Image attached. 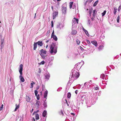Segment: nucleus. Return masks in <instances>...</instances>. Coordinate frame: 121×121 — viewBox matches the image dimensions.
Segmentation results:
<instances>
[{
  "label": "nucleus",
  "instance_id": "f257e3e1",
  "mask_svg": "<svg viewBox=\"0 0 121 121\" xmlns=\"http://www.w3.org/2000/svg\"><path fill=\"white\" fill-rule=\"evenodd\" d=\"M58 46L55 43H53L50 47V51L51 54L52 55H55L57 52Z\"/></svg>",
  "mask_w": 121,
  "mask_h": 121
},
{
  "label": "nucleus",
  "instance_id": "f03ea898",
  "mask_svg": "<svg viewBox=\"0 0 121 121\" xmlns=\"http://www.w3.org/2000/svg\"><path fill=\"white\" fill-rule=\"evenodd\" d=\"M78 71V70L76 68L72 69L71 71V78H73L75 79H77L79 76V74Z\"/></svg>",
  "mask_w": 121,
  "mask_h": 121
},
{
  "label": "nucleus",
  "instance_id": "7ed1b4c3",
  "mask_svg": "<svg viewBox=\"0 0 121 121\" xmlns=\"http://www.w3.org/2000/svg\"><path fill=\"white\" fill-rule=\"evenodd\" d=\"M23 67V65L22 64H21L19 65L18 69L20 74V75L19 76L20 80L21 82H23L25 81V80L24 78L22 76V74Z\"/></svg>",
  "mask_w": 121,
  "mask_h": 121
},
{
  "label": "nucleus",
  "instance_id": "20e7f679",
  "mask_svg": "<svg viewBox=\"0 0 121 121\" xmlns=\"http://www.w3.org/2000/svg\"><path fill=\"white\" fill-rule=\"evenodd\" d=\"M92 100H93L92 99H90L87 101V106H89V107H90L95 103V102H93V101H92Z\"/></svg>",
  "mask_w": 121,
  "mask_h": 121
},
{
  "label": "nucleus",
  "instance_id": "39448f33",
  "mask_svg": "<svg viewBox=\"0 0 121 121\" xmlns=\"http://www.w3.org/2000/svg\"><path fill=\"white\" fill-rule=\"evenodd\" d=\"M64 23H60L58 25H57V28L61 30L63 29L64 27Z\"/></svg>",
  "mask_w": 121,
  "mask_h": 121
},
{
  "label": "nucleus",
  "instance_id": "423d86ee",
  "mask_svg": "<svg viewBox=\"0 0 121 121\" xmlns=\"http://www.w3.org/2000/svg\"><path fill=\"white\" fill-rule=\"evenodd\" d=\"M86 96L85 95H83L81 96V100L80 101H82L81 102V103L82 104L83 103V102H85L86 103Z\"/></svg>",
  "mask_w": 121,
  "mask_h": 121
},
{
  "label": "nucleus",
  "instance_id": "0eeeda50",
  "mask_svg": "<svg viewBox=\"0 0 121 121\" xmlns=\"http://www.w3.org/2000/svg\"><path fill=\"white\" fill-rule=\"evenodd\" d=\"M45 78L47 81H48L50 76V74L48 73H47L45 74Z\"/></svg>",
  "mask_w": 121,
  "mask_h": 121
},
{
  "label": "nucleus",
  "instance_id": "6e6552de",
  "mask_svg": "<svg viewBox=\"0 0 121 121\" xmlns=\"http://www.w3.org/2000/svg\"><path fill=\"white\" fill-rule=\"evenodd\" d=\"M58 11L56 10L52 14L53 19H54L58 15Z\"/></svg>",
  "mask_w": 121,
  "mask_h": 121
},
{
  "label": "nucleus",
  "instance_id": "1a4fd4ad",
  "mask_svg": "<svg viewBox=\"0 0 121 121\" xmlns=\"http://www.w3.org/2000/svg\"><path fill=\"white\" fill-rule=\"evenodd\" d=\"M90 84H89L88 82H86L84 84V85L86 89H89L90 88Z\"/></svg>",
  "mask_w": 121,
  "mask_h": 121
},
{
  "label": "nucleus",
  "instance_id": "9d476101",
  "mask_svg": "<svg viewBox=\"0 0 121 121\" xmlns=\"http://www.w3.org/2000/svg\"><path fill=\"white\" fill-rule=\"evenodd\" d=\"M1 44L0 45V49L1 50L3 48V46L4 44V39H1Z\"/></svg>",
  "mask_w": 121,
  "mask_h": 121
},
{
  "label": "nucleus",
  "instance_id": "9b49d317",
  "mask_svg": "<svg viewBox=\"0 0 121 121\" xmlns=\"http://www.w3.org/2000/svg\"><path fill=\"white\" fill-rule=\"evenodd\" d=\"M40 54L43 59H46L47 57L46 54H44L42 53L41 54L40 53Z\"/></svg>",
  "mask_w": 121,
  "mask_h": 121
},
{
  "label": "nucleus",
  "instance_id": "f8f14e48",
  "mask_svg": "<svg viewBox=\"0 0 121 121\" xmlns=\"http://www.w3.org/2000/svg\"><path fill=\"white\" fill-rule=\"evenodd\" d=\"M62 12L63 14H65L66 13L67 8L64 6L62 7Z\"/></svg>",
  "mask_w": 121,
  "mask_h": 121
},
{
  "label": "nucleus",
  "instance_id": "ddd939ff",
  "mask_svg": "<svg viewBox=\"0 0 121 121\" xmlns=\"http://www.w3.org/2000/svg\"><path fill=\"white\" fill-rule=\"evenodd\" d=\"M36 103L35 104L36 105H37V108H39V106L40 105V101H38V100H36Z\"/></svg>",
  "mask_w": 121,
  "mask_h": 121
},
{
  "label": "nucleus",
  "instance_id": "4468645a",
  "mask_svg": "<svg viewBox=\"0 0 121 121\" xmlns=\"http://www.w3.org/2000/svg\"><path fill=\"white\" fill-rule=\"evenodd\" d=\"M48 94V91L46 90L45 91L43 94V96L44 98L46 99L47 98V96Z\"/></svg>",
  "mask_w": 121,
  "mask_h": 121
},
{
  "label": "nucleus",
  "instance_id": "2eb2a0df",
  "mask_svg": "<svg viewBox=\"0 0 121 121\" xmlns=\"http://www.w3.org/2000/svg\"><path fill=\"white\" fill-rule=\"evenodd\" d=\"M47 112L46 110H44L43 113V116L44 117H47Z\"/></svg>",
  "mask_w": 121,
  "mask_h": 121
},
{
  "label": "nucleus",
  "instance_id": "dca6fc26",
  "mask_svg": "<svg viewBox=\"0 0 121 121\" xmlns=\"http://www.w3.org/2000/svg\"><path fill=\"white\" fill-rule=\"evenodd\" d=\"M39 51L40 52V53L41 54L42 53V54H45L47 53V52L46 50H44L43 49H42L41 50H40Z\"/></svg>",
  "mask_w": 121,
  "mask_h": 121
},
{
  "label": "nucleus",
  "instance_id": "f3484780",
  "mask_svg": "<svg viewBox=\"0 0 121 121\" xmlns=\"http://www.w3.org/2000/svg\"><path fill=\"white\" fill-rule=\"evenodd\" d=\"M91 43L94 45L95 47L97 46V42L95 41H92L91 42Z\"/></svg>",
  "mask_w": 121,
  "mask_h": 121
},
{
  "label": "nucleus",
  "instance_id": "a211bd4d",
  "mask_svg": "<svg viewBox=\"0 0 121 121\" xmlns=\"http://www.w3.org/2000/svg\"><path fill=\"white\" fill-rule=\"evenodd\" d=\"M93 16L94 17H95V15L97 13V11H96V9L94 10L93 11Z\"/></svg>",
  "mask_w": 121,
  "mask_h": 121
},
{
  "label": "nucleus",
  "instance_id": "6ab92c4d",
  "mask_svg": "<svg viewBox=\"0 0 121 121\" xmlns=\"http://www.w3.org/2000/svg\"><path fill=\"white\" fill-rule=\"evenodd\" d=\"M36 43H37V44L39 46H42L43 45L42 41H38Z\"/></svg>",
  "mask_w": 121,
  "mask_h": 121
},
{
  "label": "nucleus",
  "instance_id": "aec40b11",
  "mask_svg": "<svg viewBox=\"0 0 121 121\" xmlns=\"http://www.w3.org/2000/svg\"><path fill=\"white\" fill-rule=\"evenodd\" d=\"M51 37L55 41H56L57 40V37L55 35L51 36Z\"/></svg>",
  "mask_w": 121,
  "mask_h": 121
},
{
  "label": "nucleus",
  "instance_id": "412c9836",
  "mask_svg": "<svg viewBox=\"0 0 121 121\" xmlns=\"http://www.w3.org/2000/svg\"><path fill=\"white\" fill-rule=\"evenodd\" d=\"M31 100L30 98L28 96H26V101L29 102H30V100Z\"/></svg>",
  "mask_w": 121,
  "mask_h": 121
},
{
  "label": "nucleus",
  "instance_id": "4be33fe9",
  "mask_svg": "<svg viewBox=\"0 0 121 121\" xmlns=\"http://www.w3.org/2000/svg\"><path fill=\"white\" fill-rule=\"evenodd\" d=\"M37 43H36L34 42V48L33 49L34 50H35L36 49L37 47Z\"/></svg>",
  "mask_w": 121,
  "mask_h": 121
},
{
  "label": "nucleus",
  "instance_id": "5701e85b",
  "mask_svg": "<svg viewBox=\"0 0 121 121\" xmlns=\"http://www.w3.org/2000/svg\"><path fill=\"white\" fill-rule=\"evenodd\" d=\"M77 33V31L76 30H72L71 34L72 35H75Z\"/></svg>",
  "mask_w": 121,
  "mask_h": 121
},
{
  "label": "nucleus",
  "instance_id": "b1692460",
  "mask_svg": "<svg viewBox=\"0 0 121 121\" xmlns=\"http://www.w3.org/2000/svg\"><path fill=\"white\" fill-rule=\"evenodd\" d=\"M35 118L36 120H38L39 119V115L38 114H36L35 115Z\"/></svg>",
  "mask_w": 121,
  "mask_h": 121
},
{
  "label": "nucleus",
  "instance_id": "393cba45",
  "mask_svg": "<svg viewBox=\"0 0 121 121\" xmlns=\"http://www.w3.org/2000/svg\"><path fill=\"white\" fill-rule=\"evenodd\" d=\"M104 46L103 45L100 46L98 48V49L99 50H101L103 49Z\"/></svg>",
  "mask_w": 121,
  "mask_h": 121
},
{
  "label": "nucleus",
  "instance_id": "a878e982",
  "mask_svg": "<svg viewBox=\"0 0 121 121\" xmlns=\"http://www.w3.org/2000/svg\"><path fill=\"white\" fill-rule=\"evenodd\" d=\"M54 59V57L53 56H51L50 57L49 59V62H51Z\"/></svg>",
  "mask_w": 121,
  "mask_h": 121
},
{
  "label": "nucleus",
  "instance_id": "bb28decb",
  "mask_svg": "<svg viewBox=\"0 0 121 121\" xmlns=\"http://www.w3.org/2000/svg\"><path fill=\"white\" fill-rule=\"evenodd\" d=\"M46 99L44 101V104H43V105L44 107V108H46L47 107V103L45 102V101H46Z\"/></svg>",
  "mask_w": 121,
  "mask_h": 121
},
{
  "label": "nucleus",
  "instance_id": "cd10ccee",
  "mask_svg": "<svg viewBox=\"0 0 121 121\" xmlns=\"http://www.w3.org/2000/svg\"><path fill=\"white\" fill-rule=\"evenodd\" d=\"M98 1H99L98 0L96 1L93 4V6L94 7L97 4Z\"/></svg>",
  "mask_w": 121,
  "mask_h": 121
},
{
  "label": "nucleus",
  "instance_id": "c85d7f7f",
  "mask_svg": "<svg viewBox=\"0 0 121 121\" xmlns=\"http://www.w3.org/2000/svg\"><path fill=\"white\" fill-rule=\"evenodd\" d=\"M85 48H86L87 50H89L90 49V46L89 45H87L85 46Z\"/></svg>",
  "mask_w": 121,
  "mask_h": 121
},
{
  "label": "nucleus",
  "instance_id": "c756f323",
  "mask_svg": "<svg viewBox=\"0 0 121 121\" xmlns=\"http://www.w3.org/2000/svg\"><path fill=\"white\" fill-rule=\"evenodd\" d=\"M52 63H51V62H48V67H50L52 65Z\"/></svg>",
  "mask_w": 121,
  "mask_h": 121
},
{
  "label": "nucleus",
  "instance_id": "7c9ffc66",
  "mask_svg": "<svg viewBox=\"0 0 121 121\" xmlns=\"http://www.w3.org/2000/svg\"><path fill=\"white\" fill-rule=\"evenodd\" d=\"M114 11L113 12L114 14L115 15H116V13L117 12V9L116 8H114Z\"/></svg>",
  "mask_w": 121,
  "mask_h": 121
},
{
  "label": "nucleus",
  "instance_id": "2f4dec72",
  "mask_svg": "<svg viewBox=\"0 0 121 121\" xmlns=\"http://www.w3.org/2000/svg\"><path fill=\"white\" fill-rule=\"evenodd\" d=\"M100 78L104 79L105 78V75L104 74H101Z\"/></svg>",
  "mask_w": 121,
  "mask_h": 121
},
{
  "label": "nucleus",
  "instance_id": "473e14b6",
  "mask_svg": "<svg viewBox=\"0 0 121 121\" xmlns=\"http://www.w3.org/2000/svg\"><path fill=\"white\" fill-rule=\"evenodd\" d=\"M71 94L70 92H68L67 94V97L68 98H70L71 96Z\"/></svg>",
  "mask_w": 121,
  "mask_h": 121
},
{
  "label": "nucleus",
  "instance_id": "72a5a7b5",
  "mask_svg": "<svg viewBox=\"0 0 121 121\" xmlns=\"http://www.w3.org/2000/svg\"><path fill=\"white\" fill-rule=\"evenodd\" d=\"M73 2H70V5H69V8L70 9H71L72 6V5H73Z\"/></svg>",
  "mask_w": 121,
  "mask_h": 121
},
{
  "label": "nucleus",
  "instance_id": "f704fd0d",
  "mask_svg": "<svg viewBox=\"0 0 121 121\" xmlns=\"http://www.w3.org/2000/svg\"><path fill=\"white\" fill-rule=\"evenodd\" d=\"M35 83L34 82H33L32 81V82L31 83V86L30 87V88H32L33 87V84H35Z\"/></svg>",
  "mask_w": 121,
  "mask_h": 121
},
{
  "label": "nucleus",
  "instance_id": "c9c22d12",
  "mask_svg": "<svg viewBox=\"0 0 121 121\" xmlns=\"http://www.w3.org/2000/svg\"><path fill=\"white\" fill-rule=\"evenodd\" d=\"M119 19H120V17L119 16V15L117 17V23H119Z\"/></svg>",
  "mask_w": 121,
  "mask_h": 121
},
{
  "label": "nucleus",
  "instance_id": "e433bc0d",
  "mask_svg": "<svg viewBox=\"0 0 121 121\" xmlns=\"http://www.w3.org/2000/svg\"><path fill=\"white\" fill-rule=\"evenodd\" d=\"M35 95L36 96H37V95H38L37 94L38 93V91L37 90H35L34 91Z\"/></svg>",
  "mask_w": 121,
  "mask_h": 121
},
{
  "label": "nucleus",
  "instance_id": "4c0bfd02",
  "mask_svg": "<svg viewBox=\"0 0 121 121\" xmlns=\"http://www.w3.org/2000/svg\"><path fill=\"white\" fill-rule=\"evenodd\" d=\"M106 11L105 10L102 13V16H103L105 15L106 14Z\"/></svg>",
  "mask_w": 121,
  "mask_h": 121
},
{
  "label": "nucleus",
  "instance_id": "58836bf2",
  "mask_svg": "<svg viewBox=\"0 0 121 121\" xmlns=\"http://www.w3.org/2000/svg\"><path fill=\"white\" fill-rule=\"evenodd\" d=\"M96 86L95 87V89L96 90H98L99 89V88L98 86L97 85H95V86Z\"/></svg>",
  "mask_w": 121,
  "mask_h": 121
},
{
  "label": "nucleus",
  "instance_id": "ea45409f",
  "mask_svg": "<svg viewBox=\"0 0 121 121\" xmlns=\"http://www.w3.org/2000/svg\"><path fill=\"white\" fill-rule=\"evenodd\" d=\"M45 63V62L44 61H43L39 63V64L40 65H43Z\"/></svg>",
  "mask_w": 121,
  "mask_h": 121
},
{
  "label": "nucleus",
  "instance_id": "a19ab883",
  "mask_svg": "<svg viewBox=\"0 0 121 121\" xmlns=\"http://www.w3.org/2000/svg\"><path fill=\"white\" fill-rule=\"evenodd\" d=\"M59 114L60 115H63L64 113L62 111V110H61L59 112Z\"/></svg>",
  "mask_w": 121,
  "mask_h": 121
},
{
  "label": "nucleus",
  "instance_id": "79ce46f5",
  "mask_svg": "<svg viewBox=\"0 0 121 121\" xmlns=\"http://www.w3.org/2000/svg\"><path fill=\"white\" fill-rule=\"evenodd\" d=\"M76 23V22L75 20L73 19L72 20V25H74Z\"/></svg>",
  "mask_w": 121,
  "mask_h": 121
},
{
  "label": "nucleus",
  "instance_id": "37998d69",
  "mask_svg": "<svg viewBox=\"0 0 121 121\" xmlns=\"http://www.w3.org/2000/svg\"><path fill=\"white\" fill-rule=\"evenodd\" d=\"M3 106L4 105L3 104L1 105V106L0 107V111H1L3 109Z\"/></svg>",
  "mask_w": 121,
  "mask_h": 121
},
{
  "label": "nucleus",
  "instance_id": "c03bdc74",
  "mask_svg": "<svg viewBox=\"0 0 121 121\" xmlns=\"http://www.w3.org/2000/svg\"><path fill=\"white\" fill-rule=\"evenodd\" d=\"M62 88L61 87H60L57 90V91H60L62 89Z\"/></svg>",
  "mask_w": 121,
  "mask_h": 121
},
{
  "label": "nucleus",
  "instance_id": "a18cd8bd",
  "mask_svg": "<svg viewBox=\"0 0 121 121\" xmlns=\"http://www.w3.org/2000/svg\"><path fill=\"white\" fill-rule=\"evenodd\" d=\"M74 19L76 21V22L77 23H78V19L76 18H74Z\"/></svg>",
  "mask_w": 121,
  "mask_h": 121
},
{
  "label": "nucleus",
  "instance_id": "49530a36",
  "mask_svg": "<svg viewBox=\"0 0 121 121\" xmlns=\"http://www.w3.org/2000/svg\"><path fill=\"white\" fill-rule=\"evenodd\" d=\"M76 42L78 44H80V42L79 40L78 39L77 40Z\"/></svg>",
  "mask_w": 121,
  "mask_h": 121
},
{
  "label": "nucleus",
  "instance_id": "de8ad7c7",
  "mask_svg": "<svg viewBox=\"0 0 121 121\" xmlns=\"http://www.w3.org/2000/svg\"><path fill=\"white\" fill-rule=\"evenodd\" d=\"M86 41L87 42V43L89 45H90L91 44V43H90V42L89 41V40H86Z\"/></svg>",
  "mask_w": 121,
  "mask_h": 121
},
{
  "label": "nucleus",
  "instance_id": "09e8293b",
  "mask_svg": "<svg viewBox=\"0 0 121 121\" xmlns=\"http://www.w3.org/2000/svg\"><path fill=\"white\" fill-rule=\"evenodd\" d=\"M121 9V4L119 6L118 8V11H120Z\"/></svg>",
  "mask_w": 121,
  "mask_h": 121
},
{
  "label": "nucleus",
  "instance_id": "8fccbe9b",
  "mask_svg": "<svg viewBox=\"0 0 121 121\" xmlns=\"http://www.w3.org/2000/svg\"><path fill=\"white\" fill-rule=\"evenodd\" d=\"M90 88H91L92 87H93L94 86V84H90Z\"/></svg>",
  "mask_w": 121,
  "mask_h": 121
},
{
  "label": "nucleus",
  "instance_id": "3c124183",
  "mask_svg": "<svg viewBox=\"0 0 121 121\" xmlns=\"http://www.w3.org/2000/svg\"><path fill=\"white\" fill-rule=\"evenodd\" d=\"M36 97H37V100H39V99L40 97L39 94H38Z\"/></svg>",
  "mask_w": 121,
  "mask_h": 121
},
{
  "label": "nucleus",
  "instance_id": "603ef678",
  "mask_svg": "<svg viewBox=\"0 0 121 121\" xmlns=\"http://www.w3.org/2000/svg\"><path fill=\"white\" fill-rule=\"evenodd\" d=\"M82 30H83V31L85 33L86 32L87 30L85 29L83 27H82Z\"/></svg>",
  "mask_w": 121,
  "mask_h": 121
},
{
  "label": "nucleus",
  "instance_id": "864d4df0",
  "mask_svg": "<svg viewBox=\"0 0 121 121\" xmlns=\"http://www.w3.org/2000/svg\"><path fill=\"white\" fill-rule=\"evenodd\" d=\"M23 120V118L22 117H20V119L19 121H22Z\"/></svg>",
  "mask_w": 121,
  "mask_h": 121
},
{
  "label": "nucleus",
  "instance_id": "5fc2aeb1",
  "mask_svg": "<svg viewBox=\"0 0 121 121\" xmlns=\"http://www.w3.org/2000/svg\"><path fill=\"white\" fill-rule=\"evenodd\" d=\"M91 12H92V11H91V10H89V14L90 15H91Z\"/></svg>",
  "mask_w": 121,
  "mask_h": 121
},
{
  "label": "nucleus",
  "instance_id": "6e6d98bb",
  "mask_svg": "<svg viewBox=\"0 0 121 121\" xmlns=\"http://www.w3.org/2000/svg\"><path fill=\"white\" fill-rule=\"evenodd\" d=\"M88 25H90V23H91V22L90 21V20H89V19H88Z\"/></svg>",
  "mask_w": 121,
  "mask_h": 121
},
{
  "label": "nucleus",
  "instance_id": "4d7b16f0",
  "mask_svg": "<svg viewBox=\"0 0 121 121\" xmlns=\"http://www.w3.org/2000/svg\"><path fill=\"white\" fill-rule=\"evenodd\" d=\"M85 33L87 36H89V35L87 31L86 32H85Z\"/></svg>",
  "mask_w": 121,
  "mask_h": 121
},
{
  "label": "nucleus",
  "instance_id": "13d9d810",
  "mask_svg": "<svg viewBox=\"0 0 121 121\" xmlns=\"http://www.w3.org/2000/svg\"><path fill=\"white\" fill-rule=\"evenodd\" d=\"M53 26V21L51 22V27H52Z\"/></svg>",
  "mask_w": 121,
  "mask_h": 121
},
{
  "label": "nucleus",
  "instance_id": "bf43d9fd",
  "mask_svg": "<svg viewBox=\"0 0 121 121\" xmlns=\"http://www.w3.org/2000/svg\"><path fill=\"white\" fill-rule=\"evenodd\" d=\"M16 108H17V109L19 108V106L18 105H17L16 104Z\"/></svg>",
  "mask_w": 121,
  "mask_h": 121
},
{
  "label": "nucleus",
  "instance_id": "052dcab7",
  "mask_svg": "<svg viewBox=\"0 0 121 121\" xmlns=\"http://www.w3.org/2000/svg\"><path fill=\"white\" fill-rule=\"evenodd\" d=\"M53 35H54V30H53L52 32L51 36H53Z\"/></svg>",
  "mask_w": 121,
  "mask_h": 121
},
{
  "label": "nucleus",
  "instance_id": "680f3d73",
  "mask_svg": "<svg viewBox=\"0 0 121 121\" xmlns=\"http://www.w3.org/2000/svg\"><path fill=\"white\" fill-rule=\"evenodd\" d=\"M78 90H76L75 91V93L76 94H77V93H78Z\"/></svg>",
  "mask_w": 121,
  "mask_h": 121
},
{
  "label": "nucleus",
  "instance_id": "e2e57ef3",
  "mask_svg": "<svg viewBox=\"0 0 121 121\" xmlns=\"http://www.w3.org/2000/svg\"><path fill=\"white\" fill-rule=\"evenodd\" d=\"M34 110V109H32L31 110H30V112L31 113H32Z\"/></svg>",
  "mask_w": 121,
  "mask_h": 121
},
{
  "label": "nucleus",
  "instance_id": "0e129e2a",
  "mask_svg": "<svg viewBox=\"0 0 121 121\" xmlns=\"http://www.w3.org/2000/svg\"><path fill=\"white\" fill-rule=\"evenodd\" d=\"M65 121H69V120L67 118H66L65 120Z\"/></svg>",
  "mask_w": 121,
  "mask_h": 121
},
{
  "label": "nucleus",
  "instance_id": "69168bd1",
  "mask_svg": "<svg viewBox=\"0 0 121 121\" xmlns=\"http://www.w3.org/2000/svg\"><path fill=\"white\" fill-rule=\"evenodd\" d=\"M80 48H81V50H83V48L82 47H80Z\"/></svg>",
  "mask_w": 121,
  "mask_h": 121
},
{
  "label": "nucleus",
  "instance_id": "338daca9",
  "mask_svg": "<svg viewBox=\"0 0 121 121\" xmlns=\"http://www.w3.org/2000/svg\"><path fill=\"white\" fill-rule=\"evenodd\" d=\"M71 114L72 115H73V116H74V115H75V114H74V113H71Z\"/></svg>",
  "mask_w": 121,
  "mask_h": 121
},
{
  "label": "nucleus",
  "instance_id": "774afa93",
  "mask_svg": "<svg viewBox=\"0 0 121 121\" xmlns=\"http://www.w3.org/2000/svg\"><path fill=\"white\" fill-rule=\"evenodd\" d=\"M93 0H89V2H91Z\"/></svg>",
  "mask_w": 121,
  "mask_h": 121
}]
</instances>
